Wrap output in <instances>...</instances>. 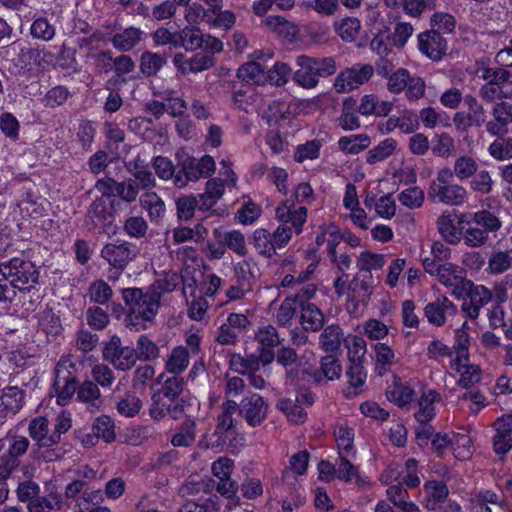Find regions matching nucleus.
I'll use <instances>...</instances> for the list:
<instances>
[{
    "label": "nucleus",
    "instance_id": "1",
    "mask_svg": "<svg viewBox=\"0 0 512 512\" xmlns=\"http://www.w3.org/2000/svg\"><path fill=\"white\" fill-rule=\"evenodd\" d=\"M127 313L124 323L127 328L134 331L145 330L147 323L152 322L157 315L160 300L149 288H126L122 291Z\"/></svg>",
    "mask_w": 512,
    "mask_h": 512
},
{
    "label": "nucleus",
    "instance_id": "2",
    "mask_svg": "<svg viewBox=\"0 0 512 512\" xmlns=\"http://www.w3.org/2000/svg\"><path fill=\"white\" fill-rule=\"evenodd\" d=\"M299 69L293 79L301 87L311 89L317 86L319 78H326L336 72V63L332 57L314 58L300 55L296 58Z\"/></svg>",
    "mask_w": 512,
    "mask_h": 512
},
{
    "label": "nucleus",
    "instance_id": "3",
    "mask_svg": "<svg viewBox=\"0 0 512 512\" xmlns=\"http://www.w3.org/2000/svg\"><path fill=\"white\" fill-rule=\"evenodd\" d=\"M3 278L7 277L20 291H30L38 283L39 273L35 265L22 258H12L0 264Z\"/></svg>",
    "mask_w": 512,
    "mask_h": 512
},
{
    "label": "nucleus",
    "instance_id": "4",
    "mask_svg": "<svg viewBox=\"0 0 512 512\" xmlns=\"http://www.w3.org/2000/svg\"><path fill=\"white\" fill-rule=\"evenodd\" d=\"M25 436L13 435L0 439V479H7L18 467L19 457L24 455L29 447Z\"/></svg>",
    "mask_w": 512,
    "mask_h": 512
},
{
    "label": "nucleus",
    "instance_id": "5",
    "mask_svg": "<svg viewBox=\"0 0 512 512\" xmlns=\"http://www.w3.org/2000/svg\"><path fill=\"white\" fill-rule=\"evenodd\" d=\"M215 171V160L210 155L202 158L187 157L179 164V170L174 176V185L184 188L189 181H197L200 178H207Z\"/></svg>",
    "mask_w": 512,
    "mask_h": 512
},
{
    "label": "nucleus",
    "instance_id": "6",
    "mask_svg": "<svg viewBox=\"0 0 512 512\" xmlns=\"http://www.w3.org/2000/svg\"><path fill=\"white\" fill-rule=\"evenodd\" d=\"M74 369L75 364L70 357L63 356L56 364L53 388L56 392V402L61 406L66 405L76 392L77 381L73 374Z\"/></svg>",
    "mask_w": 512,
    "mask_h": 512
},
{
    "label": "nucleus",
    "instance_id": "7",
    "mask_svg": "<svg viewBox=\"0 0 512 512\" xmlns=\"http://www.w3.org/2000/svg\"><path fill=\"white\" fill-rule=\"evenodd\" d=\"M162 380L161 387L154 391L151 397L150 414L161 415L167 410V402L175 401L178 399L183 391L184 379L179 375L172 374L165 377L162 374L159 377V383Z\"/></svg>",
    "mask_w": 512,
    "mask_h": 512
},
{
    "label": "nucleus",
    "instance_id": "8",
    "mask_svg": "<svg viewBox=\"0 0 512 512\" xmlns=\"http://www.w3.org/2000/svg\"><path fill=\"white\" fill-rule=\"evenodd\" d=\"M290 237L291 229L288 226H278L273 232L259 228L254 232V246L260 254L271 257L277 248H282L288 243Z\"/></svg>",
    "mask_w": 512,
    "mask_h": 512
},
{
    "label": "nucleus",
    "instance_id": "9",
    "mask_svg": "<svg viewBox=\"0 0 512 512\" xmlns=\"http://www.w3.org/2000/svg\"><path fill=\"white\" fill-rule=\"evenodd\" d=\"M103 358L117 370L127 371L136 361L137 355L133 347L123 346L120 337L113 335L103 348Z\"/></svg>",
    "mask_w": 512,
    "mask_h": 512
},
{
    "label": "nucleus",
    "instance_id": "10",
    "mask_svg": "<svg viewBox=\"0 0 512 512\" xmlns=\"http://www.w3.org/2000/svg\"><path fill=\"white\" fill-rule=\"evenodd\" d=\"M373 73L374 67L370 64L354 65L337 75L334 88L338 93L349 92L367 82Z\"/></svg>",
    "mask_w": 512,
    "mask_h": 512
},
{
    "label": "nucleus",
    "instance_id": "11",
    "mask_svg": "<svg viewBox=\"0 0 512 512\" xmlns=\"http://www.w3.org/2000/svg\"><path fill=\"white\" fill-rule=\"evenodd\" d=\"M238 413L250 427L261 425L267 417L268 405L259 394L245 396L238 404Z\"/></svg>",
    "mask_w": 512,
    "mask_h": 512
},
{
    "label": "nucleus",
    "instance_id": "12",
    "mask_svg": "<svg viewBox=\"0 0 512 512\" xmlns=\"http://www.w3.org/2000/svg\"><path fill=\"white\" fill-rule=\"evenodd\" d=\"M467 190L456 183L448 185H436L433 181L428 189V199L433 203H443L446 205L458 206L467 199Z\"/></svg>",
    "mask_w": 512,
    "mask_h": 512
},
{
    "label": "nucleus",
    "instance_id": "13",
    "mask_svg": "<svg viewBox=\"0 0 512 512\" xmlns=\"http://www.w3.org/2000/svg\"><path fill=\"white\" fill-rule=\"evenodd\" d=\"M137 254V247L125 241L121 243H108L101 251V256L107 260L114 269L120 272L129 262L135 259Z\"/></svg>",
    "mask_w": 512,
    "mask_h": 512
},
{
    "label": "nucleus",
    "instance_id": "14",
    "mask_svg": "<svg viewBox=\"0 0 512 512\" xmlns=\"http://www.w3.org/2000/svg\"><path fill=\"white\" fill-rule=\"evenodd\" d=\"M173 64L178 72L187 75L211 68L215 64V58L204 51L197 52L189 58L183 53H176L173 57Z\"/></svg>",
    "mask_w": 512,
    "mask_h": 512
},
{
    "label": "nucleus",
    "instance_id": "15",
    "mask_svg": "<svg viewBox=\"0 0 512 512\" xmlns=\"http://www.w3.org/2000/svg\"><path fill=\"white\" fill-rule=\"evenodd\" d=\"M418 48L433 61H439L447 52V41L435 29L418 35Z\"/></svg>",
    "mask_w": 512,
    "mask_h": 512
},
{
    "label": "nucleus",
    "instance_id": "16",
    "mask_svg": "<svg viewBox=\"0 0 512 512\" xmlns=\"http://www.w3.org/2000/svg\"><path fill=\"white\" fill-rule=\"evenodd\" d=\"M456 313L457 307L446 296L438 297L424 308V315L428 322L438 327L445 325L447 319Z\"/></svg>",
    "mask_w": 512,
    "mask_h": 512
},
{
    "label": "nucleus",
    "instance_id": "17",
    "mask_svg": "<svg viewBox=\"0 0 512 512\" xmlns=\"http://www.w3.org/2000/svg\"><path fill=\"white\" fill-rule=\"evenodd\" d=\"M255 339L259 344L258 353L263 365L270 364L274 358V347L280 344L277 330L272 325L263 326L258 329Z\"/></svg>",
    "mask_w": 512,
    "mask_h": 512
},
{
    "label": "nucleus",
    "instance_id": "18",
    "mask_svg": "<svg viewBox=\"0 0 512 512\" xmlns=\"http://www.w3.org/2000/svg\"><path fill=\"white\" fill-rule=\"evenodd\" d=\"M450 367L453 371L459 374L457 384L464 388L469 389L475 384L480 382L482 378V371L476 364L470 363L469 356H465V360H459V357H454L450 360Z\"/></svg>",
    "mask_w": 512,
    "mask_h": 512
},
{
    "label": "nucleus",
    "instance_id": "19",
    "mask_svg": "<svg viewBox=\"0 0 512 512\" xmlns=\"http://www.w3.org/2000/svg\"><path fill=\"white\" fill-rule=\"evenodd\" d=\"M494 121L486 123V130L492 136H504L508 132V125L512 123V104L501 101L494 104L492 111Z\"/></svg>",
    "mask_w": 512,
    "mask_h": 512
},
{
    "label": "nucleus",
    "instance_id": "20",
    "mask_svg": "<svg viewBox=\"0 0 512 512\" xmlns=\"http://www.w3.org/2000/svg\"><path fill=\"white\" fill-rule=\"evenodd\" d=\"M441 401V395L434 389L423 390L417 403L414 417L419 424L429 423L436 416V406Z\"/></svg>",
    "mask_w": 512,
    "mask_h": 512
},
{
    "label": "nucleus",
    "instance_id": "21",
    "mask_svg": "<svg viewBox=\"0 0 512 512\" xmlns=\"http://www.w3.org/2000/svg\"><path fill=\"white\" fill-rule=\"evenodd\" d=\"M496 434L493 448L498 455H505L512 449V417H501L494 422Z\"/></svg>",
    "mask_w": 512,
    "mask_h": 512
},
{
    "label": "nucleus",
    "instance_id": "22",
    "mask_svg": "<svg viewBox=\"0 0 512 512\" xmlns=\"http://www.w3.org/2000/svg\"><path fill=\"white\" fill-rule=\"evenodd\" d=\"M382 483L388 485L386 495L394 506L409 498L407 490L404 488L403 482L400 480V473L392 466L388 467L381 475Z\"/></svg>",
    "mask_w": 512,
    "mask_h": 512
},
{
    "label": "nucleus",
    "instance_id": "23",
    "mask_svg": "<svg viewBox=\"0 0 512 512\" xmlns=\"http://www.w3.org/2000/svg\"><path fill=\"white\" fill-rule=\"evenodd\" d=\"M49 421L46 417L38 416L33 418L28 426L30 437L38 443L40 447H50L59 443L57 433H48Z\"/></svg>",
    "mask_w": 512,
    "mask_h": 512
},
{
    "label": "nucleus",
    "instance_id": "24",
    "mask_svg": "<svg viewBox=\"0 0 512 512\" xmlns=\"http://www.w3.org/2000/svg\"><path fill=\"white\" fill-rule=\"evenodd\" d=\"M238 403L234 400H227L221 406V412L217 417L215 435L218 436V442L225 443L226 434L231 432L236 425V419L233 417L237 411Z\"/></svg>",
    "mask_w": 512,
    "mask_h": 512
},
{
    "label": "nucleus",
    "instance_id": "25",
    "mask_svg": "<svg viewBox=\"0 0 512 512\" xmlns=\"http://www.w3.org/2000/svg\"><path fill=\"white\" fill-rule=\"evenodd\" d=\"M426 495V508L430 511H436L443 507L449 490L447 485L442 481L430 480L424 484Z\"/></svg>",
    "mask_w": 512,
    "mask_h": 512
},
{
    "label": "nucleus",
    "instance_id": "26",
    "mask_svg": "<svg viewBox=\"0 0 512 512\" xmlns=\"http://www.w3.org/2000/svg\"><path fill=\"white\" fill-rule=\"evenodd\" d=\"M386 397L400 408H409L416 398V392L412 387L395 378L386 391Z\"/></svg>",
    "mask_w": 512,
    "mask_h": 512
},
{
    "label": "nucleus",
    "instance_id": "27",
    "mask_svg": "<svg viewBox=\"0 0 512 512\" xmlns=\"http://www.w3.org/2000/svg\"><path fill=\"white\" fill-rule=\"evenodd\" d=\"M24 394L18 387H6L0 394V417L16 414L23 405Z\"/></svg>",
    "mask_w": 512,
    "mask_h": 512
},
{
    "label": "nucleus",
    "instance_id": "28",
    "mask_svg": "<svg viewBox=\"0 0 512 512\" xmlns=\"http://www.w3.org/2000/svg\"><path fill=\"white\" fill-rule=\"evenodd\" d=\"M143 35L144 32L140 28L130 26L115 33L111 38V43L118 51L128 52L142 41Z\"/></svg>",
    "mask_w": 512,
    "mask_h": 512
},
{
    "label": "nucleus",
    "instance_id": "29",
    "mask_svg": "<svg viewBox=\"0 0 512 512\" xmlns=\"http://www.w3.org/2000/svg\"><path fill=\"white\" fill-rule=\"evenodd\" d=\"M437 277L441 284L452 290L453 294H456L457 289L462 288L467 281L463 269L452 263L442 264Z\"/></svg>",
    "mask_w": 512,
    "mask_h": 512
},
{
    "label": "nucleus",
    "instance_id": "30",
    "mask_svg": "<svg viewBox=\"0 0 512 512\" xmlns=\"http://www.w3.org/2000/svg\"><path fill=\"white\" fill-rule=\"evenodd\" d=\"M189 351L184 346H176L167 355L165 360L166 372L174 375H179L184 372L190 363Z\"/></svg>",
    "mask_w": 512,
    "mask_h": 512
},
{
    "label": "nucleus",
    "instance_id": "31",
    "mask_svg": "<svg viewBox=\"0 0 512 512\" xmlns=\"http://www.w3.org/2000/svg\"><path fill=\"white\" fill-rule=\"evenodd\" d=\"M354 429L346 423H338L334 429V437L337 444L338 454L356 455L354 447Z\"/></svg>",
    "mask_w": 512,
    "mask_h": 512
},
{
    "label": "nucleus",
    "instance_id": "32",
    "mask_svg": "<svg viewBox=\"0 0 512 512\" xmlns=\"http://www.w3.org/2000/svg\"><path fill=\"white\" fill-rule=\"evenodd\" d=\"M166 64L165 55L147 50L140 56L139 70L147 78L155 77Z\"/></svg>",
    "mask_w": 512,
    "mask_h": 512
},
{
    "label": "nucleus",
    "instance_id": "33",
    "mask_svg": "<svg viewBox=\"0 0 512 512\" xmlns=\"http://www.w3.org/2000/svg\"><path fill=\"white\" fill-rule=\"evenodd\" d=\"M300 323L306 331H318L324 324L322 311L313 303H306L300 306Z\"/></svg>",
    "mask_w": 512,
    "mask_h": 512
},
{
    "label": "nucleus",
    "instance_id": "34",
    "mask_svg": "<svg viewBox=\"0 0 512 512\" xmlns=\"http://www.w3.org/2000/svg\"><path fill=\"white\" fill-rule=\"evenodd\" d=\"M512 269V249L494 250L489 258L486 271L491 275H500Z\"/></svg>",
    "mask_w": 512,
    "mask_h": 512
},
{
    "label": "nucleus",
    "instance_id": "35",
    "mask_svg": "<svg viewBox=\"0 0 512 512\" xmlns=\"http://www.w3.org/2000/svg\"><path fill=\"white\" fill-rule=\"evenodd\" d=\"M38 326L46 334L49 341L55 340L62 332L60 319L51 309H44L39 312Z\"/></svg>",
    "mask_w": 512,
    "mask_h": 512
},
{
    "label": "nucleus",
    "instance_id": "36",
    "mask_svg": "<svg viewBox=\"0 0 512 512\" xmlns=\"http://www.w3.org/2000/svg\"><path fill=\"white\" fill-rule=\"evenodd\" d=\"M266 68L258 61H250L237 71V77L248 84L259 85L266 80Z\"/></svg>",
    "mask_w": 512,
    "mask_h": 512
},
{
    "label": "nucleus",
    "instance_id": "37",
    "mask_svg": "<svg viewBox=\"0 0 512 512\" xmlns=\"http://www.w3.org/2000/svg\"><path fill=\"white\" fill-rule=\"evenodd\" d=\"M344 342V333L339 325L327 326L319 336V346L326 352H334Z\"/></svg>",
    "mask_w": 512,
    "mask_h": 512
},
{
    "label": "nucleus",
    "instance_id": "38",
    "mask_svg": "<svg viewBox=\"0 0 512 512\" xmlns=\"http://www.w3.org/2000/svg\"><path fill=\"white\" fill-rule=\"evenodd\" d=\"M276 217L283 224H304L307 217V209L304 206L295 208L293 203L286 201L276 209Z\"/></svg>",
    "mask_w": 512,
    "mask_h": 512
},
{
    "label": "nucleus",
    "instance_id": "39",
    "mask_svg": "<svg viewBox=\"0 0 512 512\" xmlns=\"http://www.w3.org/2000/svg\"><path fill=\"white\" fill-rule=\"evenodd\" d=\"M371 141L366 134L343 136L338 140V147L347 154H359L369 147Z\"/></svg>",
    "mask_w": 512,
    "mask_h": 512
},
{
    "label": "nucleus",
    "instance_id": "40",
    "mask_svg": "<svg viewBox=\"0 0 512 512\" xmlns=\"http://www.w3.org/2000/svg\"><path fill=\"white\" fill-rule=\"evenodd\" d=\"M30 35L34 39L49 42L56 35V27L47 17L39 16L30 26Z\"/></svg>",
    "mask_w": 512,
    "mask_h": 512
},
{
    "label": "nucleus",
    "instance_id": "41",
    "mask_svg": "<svg viewBox=\"0 0 512 512\" xmlns=\"http://www.w3.org/2000/svg\"><path fill=\"white\" fill-rule=\"evenodd\" d=\"M462 289L467 291V299L480 308H483L492 299V291L484 285H475L472 281L464 282Z\"/></svg>",
    "mask_w": 512,
    "mask_h": 512
},
{
    "label": "nucleus",
    "instance_id": "42",
    "mask_svg": "<svg viewBox=\"0 0 512 512\" xmlns=\"http://www.w3.org/2000/svg\"><path fill=\"white\" fill-rule=\"evenodd\" d=\"M360 28V20L356 17H346L334 23L335 31L345 42H353L356 40Z\"/></svg>",
    "mask_w": 512,
    "mask_h": 512
},
{
    "label": "nucleus",
    "instance_id": "43",
    "mask_svg": "<svg viewBox=\"0 0 512 512\" xmlns=\"http://www.w3.org/2000/svg\"><path fill=\"white\" fill-rule=\"evenodd\" d=\"M260 364H262V360L259 353L258 356L251 354L247 357L233 355L230 360L231 369L243 375L258 371Z\"/></svg>",
    "mask_w": 512,
    "mask_h": 512
},
{
    "label": "nucleus",
    "instance_id": "44",
    "mask_svg": "<svg viewBox=\"0 0 512 512\" xmlns=\"http://www.w3.org/2000/svg\"><path fill=\"white\" fill-rule=\"evenodd\" d=\"M356 455L338 454L335 462L336 479L350 482L357 475V467L353 464Z\"/></svg>",
    "mask_w": 512,
    "mask_h": 512
},
{
    "label": "nucleus",
    "instance_id": "45",
    "mask_svg": "<svg viewBox=\"0 0 512 512\" xmlns=\"http://www.w3.org/2000/svg\"><path fill=\"white\" fill-rule=\"evenodd\" d=\"M349 362H363L366 354V342L357 335H348L344 338Z\"/></svg>",
    "mask_w": 512,
    "mask_h": 512
},
{
    "label": "nucleus",
    "instance_id": "46",
    "mask_svg": "<svg viewBox=\"0 0 512 512\" xmlns=\"http://www.w3.org/2000/svg\"><path fill=\"white\" fill-rule=\"evenodd\" d=\"M277 408L283 411L288 419L295 424L303 423L307 417L305 408L291 398L280 399Z\"/></svg>",
    "mask_w": 512,
    "mask_h": 512
},
{
    "label": "nucleus",
    "instance_id": "47",
    "mask_svg": "<svg viewBox=\"0 0 512 512\" xmlns=\"http://www.w3.org/2000/svg\"><path fill=\"white\" fill-rule=\"evenodd\" d=\"M136 351L137 359L143 361H152L156 360L160 356V349L157 344L152 341L148 336L141 335L136 341Z\"/></svg>",
    "mask_w": 512,
    "mask_h": 512
},
{
    "label": "nucleus",
    "instance_id": "48",
    "mask_svg": "<svg viewBox=\"0 0 512 512\" xmlns=\"http://www.w3.org/2000/svg\"><path fill=\"white\" fill-rule=\"evenodd\" d=\"M208 234L205 226H177L173 232V238L176 243H182L185 241L198 242L203 240Z\"/></svg>",
    "mask_w": 512,
    "mask_h": 512
},
{
    "label": "nucleus",
    "instance_id": "49",
    "mask_svg": "<svg viewBox=\"0 0 512 512\" xmlns=\"http://www.w3.org/2000/svg\"><path fill=\"white\" fill-rule=\"evenodd\" d=\"M346 376L348 378L349 388L354 389V394H358L365 384L367 377L363 362H349Z\"/></svg>",
    "mask_w": 512,
    "mask_h": 512
},
{
    "label": "nucleus",
    "instance_id": "50",
    "mask_svg": "<svg viewBox=\"0 0 512 512\" xmlns=\"http://www.w3.org/2000/svg\"><path fill=\"white\" fill-rule=\"evenodd\" d=\"M342 374V366L337 357L333 355H326L321 358L320 362V373L317 374L316 379H320V375H323L325 379L329 381L337 380Z\"/></svg>",
    "mask_w": 512,
    "mask_h": 512
},
{
    "label": "nucleus",
    "instance_id": "51",
    "mask_svg": "<svg viewBox=\"0 0 512 512\" xmlns=\"http://www.w3.org/2000/svg\"><path fill=\"white\" fill-rule=\"evenodd\" d=\"M92 429L97 438H103L108 443L114 441L116 438L114 422L112 418L107 415L97 417Z\"/></svg>",
    "mask_w": 512,
    "mask_h": 512
},
{
    "label": "nucleus",
    "instance_id": "52",
    "mask_svg": "<svg viewBox=\"0 0 512 512\" xmlns=\"http://www.w3.org/2000/svg\"><path fill=\"white\" fill-rule=\"evenodd\" d=\"M195 421L187 419L171 438L174 447H188L195 441Z\"/></svg>",
    "mask_w": 512,
    "mask_h": 512
},
{
    "label": "nucleus",
    "instance_id": "53",
    "mask_svg": "<svg viewBox=\"0 0 512 512\" xmlns=\"http://www.w3.org/2000/svg\"><path fill=\"white\" fill-rule=\"evenodd\" d=\"M100 390L92 381H85L78 389L77 397L81 402L87 403L93 409H99Z\"/></svg>",
    "mask_w": 512,
    "mask_h": 512
},
{
    "label": "nucleus",
    "instance_id": "54",
    "mask_svg": "<svg viewBox=\"0 0 512 512\" xmlns=\"http://www.w3.org/2000/svg\"><path fill=\"white\" fill-rule=\"evenodd\" d=\"M397 146L396 140L393 138H386L381 141L376 147L371 149L367 154V162L375 164L377 162L387 159L393 154Z\"/></svg>",
    "mask_w": 512,
    "mask_h": 512
},
{
    "label": "nucleus",
    "instance_id": "55",
    "mask_svg": "<svg viewBox=\"0 0 512 512\" xmlns=\"http://www.w3.org/2000/svg\"><path fill=\"white\" fill-rule=\"evenodd\" d=\"M455 176L459 181L471 178L478 170L477 162L470 156L462 155L454 162Z\"/></svg>",
    "mask_w": 512,
    "mask_h": 512
},
{
    "label": "nucleus",
    "instance_id": "56",
    "mask_svg": "<svg viewBox=\"0 0 512 512\" xmlns=\"http://www.w3.org/2000/svg\"><path fill=\"white\" fill-rule=\"evenodd\" d=\"M432 152L435 156L448 158L455 152V141L448 133L435 135L432 139Z\"/></svg>",
    "mask_w": 512,
    "mask_h": 512
},
{
    "label": "nucleus",
    "instance_id": "57",
    "mask_svg": "<svg viewBox=\"0 0 512 512\" xmlns=\"http://www.w3.org/2000/svg\"><path fill=\"white\" fill-rule=\"evenodd\" d=\"M488 152L491 157L499 161L511 159L512 139L497 136V138L489 145Z\"/></svg>",
    "mask_w": 512,
    "mask_h": 512
},
{
    "label": "nucleus",
    "instance_id": "58",
    "mask_svg": "<svg viewBox=\"0 0 512 512\" xmlns=\"http://www.w3.org/2000/svg\"><path fill=\"white\" fill-rule=\"evenodd\" d=\"M386 260L383 254L374 253L371 251H363L357 259V267L361 271L371 272L373 270H380L385 265Z\"/></svg>",
    "mask_w": 512,
    "mask_h": 512
},
{
    "label": "nucleus",
    "instance_id": "59",
    "mask_svg": "<svg viewBox=\"0 0 512 512\" xmlns=\"http://www.w3.org/2000/svg\"><path fill=\"white\" fill-rule=\"evenodd\" d=\"M345 238V232H341L339 226H327V229L316 237L317 245L327 243L329 255H334L336 245Z\"/></svg>",
    "mask_w": 512,
    "mask_h": 512
},
{
    "label": "nucleus",
    "instance_id": "60",
    "mask_svg": "<svg viewBox=\"0 0 512 512\" xmlns=\"http://www.w3.org/2000/svg\"><path fill=\"white\" fill-rule=\"evenodd\" d=\"M296 311V299H293L292 297H286L274 313V319L278 325L288 326L291 324Z\"/></svg>",
    "mask_w": 512,
    "mask_h": 512
},
{
    "label": "nucleus",
    "instance_id": "61",
    "mask_svg": "<svg viewBox=\"0 0 512 512\" xmlns=\"http://www.w3.org/2000/svg\"><path fill=\"white\" fill-rule=\"evenodd\" d=\"M143 207L148 210L151 221L158 222L162 220L165 213V204L156 193H146L141 200Z\"/></svg>",
    "mask_w": 512,
    "mask_h": 512
},
{
    "label": "nucleus",
    "instance_id": "62",
    "mask_svg": "<svg viewBox=\"0 0 512 512\" xmlns=\"http://www.w3.org/2000/svg\"><path fill=\"white\" fill-rule=\"evenodd\" d=\"M356 101L352 98L344 101L343 111L339 118V125L346 131L356 130L360 127L358 115L352 111Z\"/></svg>",
    "mask_w": 512,
    "mask_h": 512
},
{
    "label": "nucleus",
    "instance_id": "63",
    "mask_svg": "<svg viewBox=\"0 0 512 512\" xmlns=\"http://www.w3.org/2000/svg\"><path fill=\"white\" fill-rule=\"evenodd\" d=\"M265 23L271 30L286 38L294 37L297 33L295 24L282 16H268Z\"/></svg>",
    "mask_w": 512,
    "mask_h": 512
},
{
    "label": "nucleus",
    "instance_id": "64",
    "mask_svg": "<svg viewBox=\"0 0 512 512\" xmlns=\"http://www.w3.org/2000/svg\"><path fill=\"white\" fill-rule=\"evenodd\" d=\"M61 504L62 500L58 495H50V499L37 496L28 503L27 509L28 512H51L60 509Z\"/></svg>",
    "mask_w": 512,
    "mask_h": 512
}]
</instances>
